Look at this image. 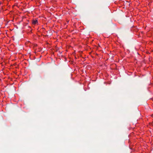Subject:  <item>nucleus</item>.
I'll use <instances>...</instances> for the list:
<instances>
[{
	"label": "nucleus",
	"instance_id": "nucleus-1",
	"mask_svg": "<svg viewBox=\"0 0 153 153\" xmlns=\"http://www.w3.org/2000/svg\"><path fill=\"white\" fill-rule=\"evenodd\" d=\"M37 23V21L36 20H33V21L32 23L34 24H36Z\"/></svg>",
	"mask_w": 153,
	"mask_h": 153
},
{
	"label": "nucleus",
	"instance_id": "nucleus-2",
	"mask_svg": "<svg viewBox=\"0 0 153 153\" xmlns=\"http://www.w3.org/2000/svg\"><path fill=\"white\" fill-rule=\"evenodd\" d=\"M1 4V3H0V4Z\"/></svg>",
	"mask_w": 153,
	"mask_h": 153
}]
</instances>
